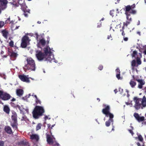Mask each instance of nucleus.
I'll list each match as a JSON object with an SVG mask.
<instances>
[{
    "mask_svg": "<svg viewBox=\"0 0 146 146\" xmlns=\"http://www.w3.org/2000/svg\"><path fill=\"white\" fill-rule=\"evenodd\" d=\"M49 40H47V43L48 44L49 43Z\"/></svg>",
    "mask_w": 146,
    "mask_h": 146,
    "instance_id": "nucleus-63",
    "label": "nucleus"
},
{
    "mask_svg": "<svg viewBox=\"0 0 146 146\" xmlns=\"http://www.w3.org/2000/svg\"><path fill=\"white\" fill-rule=\"evenodd\" d=\"M54 125H52L51 126V127L50 129H52V127H54Z\"/></svg>",
    "mask_w": 146,
    "mask_h": 146,
    "instance_id": "nucleus-61",
    "label": "nucleus"
},
{
    "mask_svg": "<svg viewBox=\"0 0 146 146\" xmlns=\"http://www.w3.org/2000/svg\"><path fill=\"white\" fill-rule=\"evenodd\" d=\"M48 118V117L47 116H45V117H44V119H45V120H46Z\"/></svg>",
    "mask_w": 146,
    "mask_h": 146,
    "instance_id": "nucleus-52",
    "label": "nucleus"
},
{
    "mask_svg": "<svg viewBox=\"0 0 146 146\" xmlns=\"http://www.w3.org/2000/svg\"><path fill=\"white\" fill-rule=\"evenodd\" d=\"M137 144L138 146H141V144L139 142H137Z\"/></svg>",
    "mask_w": 146,
    "mask_h": 146,
    "instance_id": "nucleus-55",
    "label": "nucleus"
},
{
    "mask_svg": "<svg viewBox=\"0 0 146 146\" xmlns=\"http://www.w3.org/2000/svg\"><path fill=\"white\" fill-rule=\"evenodd\" d=\"M15 107L16 108H17L19 110H20L21 107L19 105H16L15 106Z\"/></svg>",
    "mask_w": 146,
    "mask_h": 146,
    "instance_id": "nucleus-48",
    "label": "nucleus"
},
{
    "mask_svg": "<svg viewBox=\"0 0 146 146\" xmlns=\"http://www.w3.org/2000/svg\"><path fill=\"white\" fill-rule=\"evenodd\" d=\"M130 127L131 128V129H128V131L129 132V133L131 134L133 136V135L134 134V133L132 131L133 129V127L132 126H131Z\"/></svg>",
    "mask_w": 146,
    "mask_h": 146,
    "instance_id": "nucleus-34",
    "label": "nucleus"
},
{
    "mask_svg": "<svg viewBox=\"0 0 146 146\" xmlns=\"http://www.w3.org/2000/svg\"><path fill=\"white\" fill-rule=\"evenodd\" d=\"M4 92L3 91L0 90V98H1Z\"/></svg>",
    "mask_w": 146,
    "mask_h": 146,
    "instance_id": "nucleus-40",
    "label": "nucleus"
},
{
    "mask_svg": "<svg viewBox=\"0 0 146 146\" xmlns=\"http://www.w3.org/2000/svg\"><path fill=\"white\" fill-rule=\"evenodd\" d=\"M30 10H27L25 11V12H24L23 14L26 17H28V13H30Z\"/></svg>",
    "mask_w": 146,
    "mask_h": 146,
    "instance_id": "nucleus-30",
    "label": "nucleus"
},
{
    "mask_svg": "<svg viewBox=\"0 0 146 146\" xmlns=\"http://www.w3.org/2000/svg\"><path fill=\"white\" fill-rule=\"evenodd\" d=\"M11 97V96L9 94L4 92L1 99L4 100H7L9 99Z\"/></svg>",
    "mask_w": 146,
    "mask_h": 146,
    "instance_id": "nucleus-16",
    "label": "nucleus"
},
{
    "mask_svg": "<svg viewBox=\"0 0 146 146\" xmlns=\"http://www.w3.org/2000/svg\"><path fill=\"white\" fill-rule=\"evenodd\" d=\"M123 40L125 41H127L128 40V38L127 37H124L123 38Z\"/></svg>",
    "mask_w": 146,
    "mask_h": 146,
    "instance_id": "nucleus-47",
    "label": "nucleus"
},
{
    "mask_svg": "<svg viewBox=\"0 0 146 146\" xmlns=\"http://www.w3.org/2000/svg\"><path fill=\"white\" fill-rule=\"evenodd\" d=\"M137 63L138 65L141 64V62L140 58L137 57L136 58Z\"/></svg>",
    "mask_w": 146,
    "mask_h": 146,
    "instance_id": "nucleus-29",
    "label": "nucleus"
},
{
    "mask_svg": "<svg viewBox=\"0 0 146 146\" xmlns=\"http://www.w3.org/2000/svg\"><path fill=\"white\" fill-rule=\"evenodd\" d=\"M137 52L136 50H134L133 52V53L131 54V56L133 57H135V56L137 55Z\"/></svg>",
    "mask_w": 146,
    "mask_h": 146,
    "instance_id": "nucleus-36",
    "label": "nucleus"
},
{
    "mask_svg": "<svg viewBox=\"0 0 146 146\" xmlns=\"http://www.w3.org/2000/svg\"><path fill=\"white\" fill-rule=\"evenodd\" d=\"M14 42L13 41L11 40L9 43V45L11 47H13L14 46Z\"/></svg>",
    "mask_w": 146,
    "mask_h": 146,
    "instance_id": "nucleus-37",
    "label": "nucleus"
},
{
    "mask_svg": "<svg viewBox=\"0 0 146 146\" xmlns=\"http://www.w3.org/2000/svg\"><path fill=\"white\" fill-rule=\"evenodd\" d=\"M42 126V125L41 123H38L36 126V131H37L38 130L40 129H41Z\"/></svg>",
    "mask_w": 146,
    "mask_h": 146,
    "instance_id": "nucleus-27",
    "label": "nucleus"
},
{
    "mask_svg": "<svg viewBox=\"0 0 146 146\" xmlns=\"http://www.w3.org/2000/svg\"><path fill=\"white\" fill-rule=\"evenodd\" d=\"M133 116L135 119L139 122L143 121L145 120V117L144 116L140 117L137 113H135L133 114Z\"/></svg>",
    "mask_w": 146,
    "mask_h": 146,
    "instance_id": "nucleus-10",
    "label": "nucleus"
},
{
    "mask_svg": "<svg viewBox=\"0 0 146 146\" xmlns=\"http://www.w3.org/2000/svg\"><path fill=\"white\" fill-rule=\"evenodd\" d=\"M44 112L45 110L43 107L36 106L32 112L33 117L35 119H38L43 115Z\"/></svg>",
    "mask_w": 146,
    "mask_h": 146,
    "instance_id": "nucleus-3",
    "label": "nucleus"
},
{
    "mask_svg": "<svg viewBox=\"0 0 146 146\" xmlns=\"http://www.w3.org/2000/svg\"><path fill=\"white\" fill-rule=\"evenodd\" d=\"M138 138L139 140L141 142H142L143 140L142 136L140 135L138 136Z\"/></svg>",
    "mask_w": 146,
    "mask_h": 146,
    "instance_id": "nucleus-32",
    "label": "nucleus"
},
{
    "mask_svg": "<svg viewBox=\"0 0 146 146\" xmlns=\"http://www.w3.org/2000/svg\"><path fill=\"white\" fill-rule=\"evenodd\" d=\"M30 41V40L27 35L24 36L22 39V42L21 44V47L23 48H26L28 44L29 43Z\"/></svg>",
    "mask_w": 146,
    "mask_h": 146,
    "instance_id": "nucleus-8",
    "label": "nucleus"
},
{
    "mask_svg": "<svg viewBox=\"0 0 146 146\" xmlns=\"http://www.w3.org/2000/svg\"><path fill=\"white\" fill-rule=\"evenodd\" d=\"M31 139L33 140H35L36 141H38L39 138L38 135L36 134H33L30 135Z\"/></svg>",
    "mask_w": 146,
    "mask_h": 146,
    "instance_id": "nucleus-19",
    "label": "nucleus"
},
{
    "mask_svg": "<svg viewBox=\"0 0 146 146\" xmlns=\"http://www.w3.org/2000/svg\"><path fill=\"white\" fill-rule=\"evenodd\" d=\"M46 138L47 140V141L48 144L49 145H53L54 141L53 140L52 138L51 137V136L47 133L46 134Z\"/></svg>",
    "mask_w": 146,
    "mask_h": 146,
    "instance_id": "nucleus-13",
    "label": "nucleus"
},
{
    "mask_svg": "<svg viewBox=\"0 0 146 146\" xmlns=\"http://www.w3.org/2000/svg\"><path fill=\"white\" fill-rule=\"evenodd\" d=\"M110 38H111V40H112V37L111 36V35H108V36L107 39H110Z\"/></svg>",
    "mask_w": 146,
    "mask_h": 146,
    "instance_id": "nucleus-45",
    "label": "nucleus"
},
{
    "mask_svg": "<svg viewBox=\"0 0 146 146\" xmlns=\"http://www.w3.org/2000/svg\"><path fill=\"white\" fill-rule=\"evenodd\" d=\"M138 83V88L140 89H141L143 88V86L145 84V81L143 79H138V80H136Z\"/></svg>",
    "mask_w": 146,
    "mask_h": 146,
    "instance_id": "nucleus-12",
    "label": "nucleus"
},
{
    "mask_svg": "<svg viewBox=\"0 0 146 146\" xmlns=\"http://www.w3.org/2000/svg\"><path fill=\"white\" fill-rule=\"evenodd\" d=\"M143 53L145 55H146V50H144Z\"/></svg>",
    "mask_w": 146,
    "mask_h": 146,
    "instance_id": "nucleus-58",
    "label": "nucleus"
},
{
    "mask_svg": "<svg viewBox=\"0 0 146 146\" xmlns=\"http://www.w3.org/2000/svg\"><path fill=\"white\" fill-rule=\"evenodd\" d=\"M3 111L9 114L10 112V109L7 106L5 105L4 107Z\"/></svg>",
    "mask_w": 146,
    "mask_h": 146,
    "instance_id": "nucleus-23",
    "label": "nucleus"
},
{
    "mask_svg": "<svg viewBox=\"0 0 146 146\" xmlns=\"http://www.w3.org/2000/svg\"><path fill=\"white\" fill-rule=\"evenodd\" d=\"M35 101L36 104V105H38V104H39L40 105H41V102L38 98H37V99H36Z\"/></svg>",
    "mask_w": 146,
    "mask_h": 146,
    "instance_id": "nucleus-28",
    "label": "nucleus"
},
{
    "mask_svg": "<svg viewBox=\"0 0 146 146\" xmlns=\"http://www.w3.org/2000/svg\"><path fill=\"white\" fill-rule=\"evenodd\" d=\"M124 29V27L123 26L122 27V29L120 30V31L122 32V33H121V34H122V35H123L124 36L125 35L124 32L123 31Z\"/></svg>",
    "mask_w": 146,
    "mask_h": 146,
    "instance_id": "nucleus-35",
    "label": "nucleus"
},
{
    "mask_svg": "<svg viewBox=\"0 0 146 146\" xmlns=\"http://www.w3.org/2000/svg\"><path fill=\"white\" fill-rule=\"evenodd\" d=\"M27 64L23 68L24 70H31L35 71V61L31 58H27L26 60Z\"/></svg>",
    "mask_w": 146,
    "mask_h": 146,
    "instance_id": "nucleus-4",
    "label": "nucleus"
},
{
    "mask_svg": "<svg viewBox=\"0 0 146 146\" xmlns=\"http://www.w3.org/2000/svg\"><path fill=\"white\" fill-rule=\"evenodd\" d=\"M101 24H100V25H98V26H97V27H101Z\"/></svg>",
    "mask_w": 146,
    "mask_h": 146,
    "instance_id": "nucleus-59",
    "label": "nucleus"
},
{
    "mask_svg": "<svg viewBox=\"0 0 146 146\" xmlns=\"http://www.w3.org/2000/svg\"><path fill=\"white\" fill-rule=\"evenodd\" d=\"M9 54L10 55V58L12 60H14L16 59L18 55V54L15 52L13 51L9 52Z\"/></svg>",
    "mask_w": 146,
    "mask_h": 146,
    "instance_id": "nucleus-15",
    "label": "nucleus"
},
{
    "mask_svg": "<svg viewBox=\"0 0 146 146\" xmlns=\"http://www.w3.org/2000/svg\"><path fill=\"white\" fill-rule=\"evenodd\" d=\"M129 84L132 88H134L136 85V82L134 81L133 80H131L129 82Z\"/></svg>",
    "mask_w": 146,
    "mask_h": 146,
    "instance_id": "nucleus-25",
    "label": "nucleus"
},
{
    "mask_svg": "<svg viewBox=\"0 0 146 146\" xmlns=\"http://www.w3.org/2000/svg\"><path fill=\"white\" fill-rule=\"evenodd\" d=\"M35 52L36 56L39 60H44L45 61H50L52 60V58L50 57H47L40 50H36Z\"/></svg>",
    "mask_w": 146,
    "mask_h": 146,
    "instance_id": "nucleus-5",
    "label": "nucleus"
},
{
    "mask_svg": "<svg viewBox=\"0 0 146 146\" xmlns=\"http://www.w3.org/2000/svg\"><path fill=\"white\" fill-rule=\"evenodd\" d=\"M4 130L8 134H11L13 133L11 128L9 126H6L5 127Z\"/></svg>",
    "mask_w": 146,
    "mask_h": 146,
    "instance_id": "nucleus-17",
    "label": "nucleus"
},
{
    "mask_svg": "<svg viewBox=\"0 0 146 146\" xmlns=\"http://www.w3.org/2000/svg\"><path fill=\"white\" fill-rule=\"evenodd\" d=\"M47 127L48 128H49L50 129H50L51 127V124L50 123L48 124L47 125Z\"/></svg>",
    "mask_w": 146,
    "mask_h": 146,
    "instance_id": "nucleus-44",
    "label": "nucleus"
},
{
    "mask_svg": "<svg viewBox=\"0 0 146 146\" xmlns=\"http://www.w3.org/2000/svg\"><path fill=\"white\" fill-rule=\"evenodd\" d=\"M0 103L3 105V103L1 102V100H0Z\"/></svg>",
    "mask_w": 146,
    "mask_h": 146,
    "instance_id": "nucleus-62",
    "label": "nucleus"
},
{
    "mask_svg": "<svg viewBox=\"0 0 146 146\" xmlns=\"http://www.w3.org/2000/svg\"><path fill=\"white\" fill-rule=\"evenodd\" d=\"M136 7L135 4H133L132 5H127L125 6L124 9L125 11V14L126 16V18L128 21L125 22H124L123 26H127L131 21V18L130 17L131 14L135 15L137 12V10L135 9Z\"/></svg>",
    "mask_w": 146,
    "mask_h": 146,
    "instance_id": "nucleus-1",
    "label": "nucleus"
},
{
    "mask_svg": "<svg viewBox=\"0 0 146 146\" xmlns=\"http://www.w3.org/2000/svg\"><path fill=\"white\" fill-rule=\"evenodd\" d=\"M4 143L3 141H0V146H3Z\"/></svg>",
    "mask_w": 146,
    "mask_h": 146,
    "instance_id": "nucleus-43",
    "label": "nucleus"
},
{
    "mask_svg": "<svg viewBox=\"0 0 146 146\" xmlns=\"http://www.w3.org/2000/svg\"><path fill=\"white\" fill-rule=\"evenodd\" d=\"M43 53L47 57H49V56L51 55V49L49 46H46V47L44 48H43Z\"/></svg>",
    "mask_w": 146,
    "mask_h": 146,
    "instance_id": "nucleus-9",
    "label": "nucleus"
},
{
    "mask_svg": "<svg viewBox=\"0 0 146 146\" xmlns=\"http://www.w3.org/2000/svg\"><path fill=\"white\" fill-rule=\"evenodd\" d=\"M21 10L23 11L24 12H25L27 10V6L25 5V4H23L21 5Z\"/></svg>",
    "mask_w": 146,
    "mask_h": 146,
    "instance_id": "nucleus-26",
    "label": "nucleus"
},
{
    "mask_svg": "<svg viewBox=\"0 0 146 146\" xmlns=\"http://www.w3.org/2000/svg\"><path fill=\"white\" fill-rule=\"evenodd\" d=\"M144 92L146 94V87H145L144 89Z\"/></svg>",
    "mask_w": 146,
    "mask_h": 146,
    "instance_id": "nucleus-53",
    "label": "nucleus"
},
{
    "mask_svg": "<svg viewBox=\"0 0 146 146\" xmlns=\"http://www.w3.org/2000/svg\"><path fill=\"white\" fill-rule=\"evenodd\" d=\"M133 101L135 103L134 108L136 110L143 109L146 107V97L145 95L142 98L135 97Z\"/></svg>",
    "mask_w": 146,
    "mask_h": 146,
    "instance_id": "nucleus-2",
    "label": "nucleus"
},
{
    "mask_svg": "<svg viewBox=\"0 0 146 146\" xmlns=\"http://www.w3.org/2000/svg\"><path fill=\"white\" fill-rule=\"evenodd\" d=\"M34 93L32 95V96H33V97H35V98H36V99H37V98H38L37 97V96H36V95H34Z\"/></svg>",
    "mask_w": 146,
    "mask_h": 146,
    "instance_id": "nucleus-49",
    "label": "nucleus"
},
{
    "mask_svg": "<svg viewBox=\"0 0 146 146\" xmlns=\"http://www.w3.org/2000/svg\"><path fill=\"white\" fill-rule=\"evenodd\" d=\"M116 77L118 80L121 79H122L120 77V73L116 74Z\"/></svg>",
    "mask_w": 146,
    "mask_h": 146,
    "instance_id": "nucleus-39",
    "label": "nucleus"
},
{
    "mask_svg": "<svg viewBox=\"0 0 146 146\" xmlns=\"http://www.w3.org/2000/svg\"><path fill=\"white\" fill-rule=\"evenodd\" d=\"M113 117H110L109 119L106 121V122L105 124L107 127L109 126L111 124V123L113 122Z\"/></svg>",
    "mask_w": 146,
    "mask_h": 146,
    "instance_id": "nucleus-20",
    "label": "nucleus"
},
{
    "mask_svg": "<svg viewBox=\"0 0 146 146\" xmlns=\"http://www.w3.org/2000/svg\"><path fill=\"white\" fill-rule=\"evenodd\" d=\"M23 93V91L22 89H17L16 90V94L17 96H21Z\"/></svg>",
    "mask_w": 146,
    "mask_h": 146,
    "instance_id": "nucleus-22",
    "label": "nucleus"
},
{
    "mask_svg": "<svg viewBox=\"0 0 146 146\" xmlns=\"http://www.w3.org/2000/svg\"><path fill=\"white\" fill-rule=\"evenodd\" d=\"M137 34H138L139 35H141V33H140V32H139V31L137 32Z\"/></svg>",
    "mask_w": 146,
    "mask_h": 146,
    "instance_id": "nucleus-57",
    "label": "nucleus"
},
{
    "mask_svg": "<svg viewBox=\"0 0 146 146\" xmlns=\"http://www.w3.org/2000/svg\"><path fill=\"white\" fill-rule=\"evenodd\" d=\"M7 3V0H0V7L1 10H3L6 9Z\"/></svg>",
    "mask_w": 146,
    "mask_h": 146,
    "instance_id": "nucleus-11",
    "label": "nucleus"
},
{
    "mask_svg": "<svg viewBox=\"0 0 146 146\" xmlns=\"http://www.w3.org/2000/svg\"><path fill=\"white\" fill-rule=\"evenodd\" d=\"M103 66L102 65H100V66H99L98 67V69L99 70H102L103 69Z\"/></svg>",
    "mask_w": 146,
    "mask_h": 146,
    "instance_id": "nucleus-41",
    "label": "nucleus"
},
{
    "mask_svg": "<svg viewBox=\"0 0 146 146\" xmlns=\"http://www.w3.org/2000/svg\"><path fill=\"white\" fill-rule=\"evenodd\" d=\"M114 92L116 94L117 92V89H115L114 90Z\"/></svg>",
    "mask_w": 146,
    "mask_h": 146,
    "instance_id": "nucleus-54",
    "label": "nucleus"
},
{
    "mask_svg": "<svg viewBox=\"0 0 146 146\" xmlns=\"http://www.w3.org/2000/svg\"><path fill=\"white\" fill-rule=\"evenodd\" d=\"M56 145L57 146H60L59 144L57 142H56L55 144H54V146H55Z\"/></svg>",
    "mask_w": 146,
    "mask_h": 146,
    "instance_id": "nucleus-51",
    "label": "nucleus"
},
{
    "mask_svg": "<svg viewBox=\"0 0 146 146\" xmlns=\"http://www.w3.org/2000/svg\"><path fill=\"white\" fill-rule=\"evenodd\" d=\"M11 115V119L13 122L11 123V125L13 129L16 130L17 129V115L15 111H13Z\"/></svg>",
    "mask_w": 146,
    "mask_h": 146,
    "instance_id": "nucleus-6",
    "label": "nucleus"
},
{
    "mask_svg": "<svg viewBox=\"0 0 146 146\" xmlns=\"http://www.w3.org/2000/svg\"><path fill=\"white\" fill-rule=\"evenodd\" d=\"M132 77L133 78V80H135V81H136V80H138V79L137 78H136L135 77L134 75H133L132 76Z\"/></svg>",
    "mask_w": 146,
    "mask_h": 146,
    "instance_id": "nucleus-46",
    "label": "nucleus"
},
{
    "mask_svg": "<svg viewBox=\"0 0 146 146\" xmlns=\"http://www.w3.org/2000/svg\"><path fill=\"white\" fill-rule=\"evenodd\" d=\"M15 100H16L15 99V98H13L11 100V101H12L13 102V101H15Z\"/></svg>",
    "mask_w": 146,
    "mask_h": 146,
    "instance_id": "nucleus-56",
    "label": "nucleus"
},
{
    "mask_svg": "<svg viewBox=\"0 0 146 146\" xmlns=\"http://www.w3.org/2000/svg\"><path fill=\"white\" fill-rule=\"evenodd\" d=\"M46 42V41L44 38H42L40 40L38 44V45L39 44H41L43 46L45 45Z\"/></svg>",
    "mask_w": 146,
    "mask_h": 146,
    "instance_id": "nucleus-24",
    "label": "nucleus"
},
{
    "mask_svg": "<svg viewBox=\"0 0 146 146\" xmlns=\"http://www.w3.org/2000/svg\"><path fill=\"white\" fill-rule=\"evenodd\" d=\"M136 61L134 60H133L131 62V66L133 67H134L135 66H136Z\"/></svg>",
    "mask_w": 146,
    "mask_h": 146,
    "instance_id": "nucleus-33",
    "label": "nucleus"
},
{
    "mask_svg": "<svg viewBox=\"0 0 146 146\" xmlns=\"http://www.w3.org/2000/svg\"><path fill=\"white\" fill-rule=\"evenodd\" d=\"M115 71H116V72H117V74L120 73V70H119V69L118 68H117L116 70Z\"/></svg>",
    "mask_w": 146,
    "mask_h": 146,
    "instance_id": "nucleus-42",
    "label": "nucleus"
},
{
    "mask_svg": "<svg viewBox=\"0 0 146 146\" xmlns=\"http://www.w3.org/2000/svg\"><path fill=\"white\" fill-rule=\"evenodd\" d=\"M19 77L23 82H30L29 78L25 75H19Z\"/></svg>",
    "mask_w": 146,
    "mask_h": 146,
    "instance_id": "nucleus-14",
    "label": "nucleus"
},
{
    "mask_svg": "<svg viewBox=\"0 0 146 146\" xmlns=\"http://www.w3.org/2000/svg\"><path fill=\"white\" fill-rule=\"evenodd\" d=\"M105 108L103 109L102 112L104 114H105L107 117L108 115L109 117H113L114 115L113 114L110 112V107L109 106L105 105H104Z\"/></svg>",
    "mask_w": 146,
    "mask_h": 146,
    "instance_id": "nucleus-7",
    "label": "nucleus"
},
{
    "mask_svg": "<svg viewBox=\"0 0 146 146\" xmlns=\"http://www.w3.org/2000/svg\"><path fill=\"white\" fill-rule=\"evenodd\" d=\"M10 18H9L7 19L6 21L5 22L6 23H8L9 21H10Z\"/></svg>",
    "mask_w": 146,
    "mask_h": 146,
    "instance_id": "nucleus-50",
    "label": "nucleus"
},
{
    "mask_svg": "<svg viewBox=\"0 0 146 146\" xmlns=\"http://www.w3.org/2000/svg\"><path fill=\"white\" fill-rule=\"evenodd\" d=\"M1 33L2 34L3 36L6 39H7L8 36L9 34V33L8 31L6 30H3L1 31Z\"/></svg>",
    "mask_w": 146,
    "mask_h": 146,
    "instance_id": "nucleus-18",
    "label": "nucleus"
},
{
    "mask_svg": "<svg viewBox=\"0 0 146 146\" xmlns=\"http://www.w3.org/2000/svg\"><path fill=\"white\" fill-rule=\"evenodd\" d=\"M4 25V22L3 21H0V28H2Z\"/></svg>",
    "mask_w": 146,
    "mask_h": 146,
    "instance_id": "nucleus-38",
    "label": "nucleus"
},
{
    "mask_svg": "<svg viewBox=\"0 0 146 146\" xmlns=\"http://www.w3.org/2000/svg\"><path fill=\"white\" fill-rule=\"evenodd\" d=\"M19 145L24 146H30L28 142L25 141H22L19 143Z\"/></svg>",
    "mask_w": 146,
    "mask_h": 146,
    "instance_id": "nucleus-21",
    "label": "nucleus"
},
{
    "mask_svg": "<svg viewBox=\"0 0 146 146\" xmlns=\"http://www.w3.org/2000/svg\"><path fill=\"white\" fill-rule=\"evenodd\" d=\"M140 21H138V23L137 24V25H139L140 24Z\"/></svg>",
    "mask_w": 146,
    "mask_h": 146,
    "instance_id": "nucleus-60",
    "label": "nucleus"
},
{
    "mask_svg": "<svg viewBox=\"0 0 146 146\" xmlns=\"http://www.w3.org/2000/svg\"><path fill=\"white\" fill-rule=\"evenodd\" d=\"M97 100H98L99 102L100 101V100L99 98H97Z\"/></svg>",
    "mask_w": 146,
    "mask_h": 146,
    "instance_id": "nucleus-64",
    "label": "nucleus"
},
{
    "mask_svg": "<svg viewBox=\"0 0 146 146\" xmlns=\"http://www.w3.org/2000/svg\"><path fill=\"white\" fill-rule=\"evenodd\" d=\"M115 13V12L114 10H111L110 12V15L113 17L114 16V14Z\"/></svg>",
    "mask_w": 146,
    "mask_h": 146,
    "instance_id": "nucleus-31",
    "label": "nucleus"
}]
</instances>
